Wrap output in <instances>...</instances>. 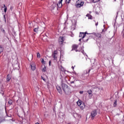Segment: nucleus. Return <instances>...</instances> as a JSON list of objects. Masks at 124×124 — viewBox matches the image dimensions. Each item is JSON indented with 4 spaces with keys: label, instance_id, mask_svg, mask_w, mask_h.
I'll return each instance as SVG.
<instances>
[{
    "label": "nucleus",
    "instance_id": "36",
    "mask_svg": "<svg viewBox=\"0 0 124 124\" xmlns=\"http://www.w3.org/2000/svg\"><path fill=\"white\" fill-rule=\"evenodd\" d=\"M79 41H81V39H80L79 40Z\"/></svg>",
    "mask_w": 124,
    "mask_h": 124
},
{
    "label": "nucleus",
    "instance_id": "3",
    "mask_svg": "<svg viewBox=\"0 0 124 124\" xmlns=\"http://www.w3.org/2000/svg\"><path fill=\"white\" fill-rule=\"evenodd\" d=\"M62 89L63 91L65 92V93H67V92H68L69 89H68V86L67 85L64 84V83H62Z\"/></svg>",
    "mask_w": 124,
    "mask_h": 124
},
{
    "label": "nucleus",
    "instance_id": "1",
    "mask_svg": "<svg viewBox=\"0 0 124 124\" xmlns=\"http://www.w3.org/2000/svg\"><path fill=\"white\" fill-rule=\"evenodd\" d=\"M84 3L85 2L81 0H78L77 1V4H76V7L77 8H80V7H82L83 5H84Z\"/></svg>",
    "mask_w": 124,
    "mask_h": 124
},
{
    "label": "nucleus",
    "instance_id": "29",
    "mask_svg": "<svg viewBox=\"0 0 124 124\" xmlns=\"http://www.w3.org/2000/svg\"><path fill=\"white\" fill-rule=\"evenodd\" d=\"M42 79L44 80L45 81V78H44L43 77H42Z\"/></svg>",
    "mask_w": 124,
    "mask_h": 124
},
{
    "label": "nucleus",
    "instance_id": "12",
    "mask_svg": "<svg viewBox=\"0 0 124 124\" xmlns=\"http://www.w3.org/2000/svg\"><path fill=\"white\" fill-rule=\"evenodd\" d=\"M72 47H73L72 50H76V49L78 48V46L76 45H74Z\"/></svg>",
    "mask_w": 124,
    "mask_h": 124
},
{
    "label": "nucleus",
    "instance_id": "9",
    "mask_svg": "<svg viewBox=\"0 0 124 124\" xmlns=\"http://www.w3.org/2000/svg\"><path fill=\"white\" fill-rule=\"evenodd\" d=\"M56 88L58 93H59L60 94H62V88H61V87L58 86Z\"/></svg>",
    "mask_w": 124,
    "mask_h": 124
},
{
    "label": "nucleus",
    "instance_id": "34",
    "mask_svg": "<svg viewBox=\"0 0 124 124\" xmlns=\"http://www.w3.org/2000/svg\"><path fill=\"white\" fill-rule=\"evenodd\" d=\"M52 6H55V4L52 5Z\"/></svg>",
    "mask_w": 124,
    "mask_h": 124
},
{
    "label": "nucleus",
    "instance_id": "30",
    "mask_svg": "<svg viewBox=\"0 0 124 124\" xmlns=\"http://www.w3.org/2000/svg\"><path fill=\"white\" fill-rule=\"evenodd\" d=\"M74 81H71V84H74Z\"/></svg>",
    "mask_w": 124,
    "mask_h": 124
},
{
    "label": "nucleus",
    "instance_id": "28",
    "mask_svg": "<svg viewBox=\"0 0 124 124\" xmlns=\"http://www.w3.org/2000/svg\"><path fill=\"white\" fill-rule=\"evenodd\" d=\"M10 9H11V10H12V9H13V7L12 6H11V7H10Z\"/></svg>",
    "mask_w": 124,
    "mask_h": 124
},
{
    "label": "nucleus",
    "instance_id": "19",
    "mask_svg": "<svg viewBox=\"0 0 124 124\" xmlns=\"http://www.w3.org/2000/svg\"><path fill=\"white\" fill-rule=\"evenodd\" d=\"M34 31L35 32H37L38 31V27L34 29Z\"/></svg>",
    "mask_w": 124,
    "mask_h": 124
},
{
    "label": "nucleus",
    "instance_id": "31",
    "mask_svg": "<svg viewBox=\"0 0 124 124\" xmlns=\"http://www.w3.org/2000/svg\"><path fill=\"white\" fill-rule=\"evenodd\" d=\"M98 22H97L96 24H95V26H98Z\"/></svg>",
    "mask_w": 124,
    "mask_h": 124
},
{
    "label": "nucleus",
    "instance_id": "4",
    "mask_svg": "<svg viewBox=\"0 0 124 124\" xmlns=\"http://www.w3.org/2000/svg\"><path fill=\"white\" fill-rule=\"evenodd\" d=\"M97 114V112H96V110H93V111L91 112V119L92 120H93V118H94V117H95V116H96Z\"/></svg>",
    "mask_w": 124,
    "mask_h": 124
},
{
    "label": "nucleus",
    "instance_id": "13",
    "mask_svg": "<svg viewBox=\"0 0 124 124\" xmlns=\"http://www.w3.org/2000/svg\"><path fill=\"white\" fill-rule=\"evenodd\" d=\"M11 79V77H10V76H9V75H8L6 78L7 82H9V81H10Z\"/></svg>",
    "mask_w": 124,
    "mask_h": 124
},
{
    "label": "nucleus",
    "instance_id": "15",
    "mask_svg": "<svg viewBox=\"0 0 124 124\" xmlns=\"http://www.w3.org/2000/svg\"><path fill=\"white\" fill-rule=\"evenodd\" d=\"M3 6L4 7V11L5 12V13H6V11H7V7H6V6H5V5H3Z\"/></svg>",
    "mask_w": 124,
    "mask_h": 124
},
{
    "label": "nucleus",
    "instance_id": "26",
    "mask_svg": "<svg viewBox=\"0 0 124 124\" xmlns=\"http://www.w3.org/2000/svg\"><path fill=\"white\" fill-rule=\"evenodd\" d=\"M51 61H49V66H51Z\"/></svg>",
    "mask_w": 124,
    "mask_h": 124
},
{
    "label": "nucleus",
    "instance_id": "7",
    "mask_svg": "<svg viewBox=\"0 0 124 124\" xmlns=\"http://www.w3.org/2000/svg\"><path fill=\"white\" fill-rule=\"evenodd\" d=\"M57 55L58 51H57V50L54 51L53 54H52V56L54 58V60H56L57 59Z\"/></svg>",
    "mask_w": 124,
    "mask_h": 124
},
{
    "label": "nucleus",
    "instance_id": "32",
    "mask_svg": "<svg viewBox=\"0 0 124 124\" xmlns=\"http://www.w3.org/2000/svg\"><path fill=\"white\" fill-rule=\"evenodd\" d=\"M61 69H62V71H63V67H62Z\"/></svg>",
    "mask_w": 124,
    "mask_h": 124
},
{
    "label": "nucleus",
    "instance_id": "20",
    "mask_svg": "<svg viewBox=\"0 0 124 124\" xmlns=\"http://www.w3.org/2000/svg\"><path fill=\"white\" fill-rule=\"evenodd\" d=\"M113 106L114 107H116L117 106V100H115L113 104Z\"/></svg>",
    "mask_w": 124,
    "mask_h": 124
},
{
    "label": "nucleus",
    "instance_id": "17",
    "mask_svg": "<svg viewBox=\"0 0 124 124\" xmlns=\"http://www.w3.org/2000/svg\"><path fill=\"white\" fill-rule=\"evenodd\" d=\"M46 70V66H44V67L43 68L42 70V71H43V72H45Z\"/></svg>",
    "mask_w": 124,
    "mask_h": 124
},
{
    "label": "nucleus",
    "instance_id": "22",
    "mask_svg": "<svg viewBox=\"0 0 124 124\" xmlns=\"http://www.w3.org/2000/svg\"><path fill=\"white\" fill-rule=\"evenodd\" d=\"M37 57L39 59H40V53L39 52L37 53Z\"/></svg>",
    "mask_w": 124,
    "mask_h": 124
},
{
    "label": "nucleus",
    "instance_id": "5",
    "mask_svg": "<svg viewBox=\"0 0 124 124\" xmlns=\"http://www.w3.org/2000/svg\"><path fill=\"white\" fill-rule=\"evenodd\" d=\"M31 70H34L35 69H36V66L35 65V63L34 62H32L31 63Z\"/></svg>",
    "mask_w": 124,
    "mask_h": 124
},
{
    "label": "nucleus",
    "instance_id": "14",
    "mask_svg": "<svg viewBox=\"0 0 124 124\" xmlns=\"http://www.w3.org/2000/svg\"><path fill=\"white\" fill-rule=\"evenodd\" d=\"M86 16H87V17H88V18L89 19H91L92 20V19H93V16H92V15H90V14H87V15H86Z\"/></svg>",
    "mask_w": 124,
    "mask_h": 124
},
{
    "label": "nucleus",
    "instance_id": "16",
    "mask_svg": "<svg viewBox=\"0 0 124 124\" xmlns=\"http://www.w3.org/2000/svg\"><path fill=\"white\" fill-rule=\"evenodd\" d=\"M41 62L43 64H45L46 63V62L44 61V59H41Z\"/></svg>",
    "mask_w": 124,
    "mask_h": 124
},
{
    "label": "nucleus",
    "instance_id": "35",
    "mask_svg": "<svg viewBox=\"0 0 124 124\" xmlns=\"http://www.w3.org/2000/svg\"><path fill=\"white\" fill-rule=\"evenodd\" d=\"M35 124H39L38 123H36Z\"/></svg>",
    "mask_w": 124,
    "mask_h": 124
},
{
    "label": "nucleus",
    "instance_id": "11",
    "mask_svg": "<svg viewBox=\"0 0 124 124\" xmlns=\"http://www.w3.org/2000/svg\"><path fill=\"white\" fill-rule=\"evenodd\" d=\"M86 36V33L84 32H80L79 34V37H81L82 39L85 38Z\"/></svg>",
    "mask_w": 124,
    "mask_h": 124
},
{
    "label": "nucleus",
    "instance_id": "23",
    "mask_svg": "<svg viewBox=\"0 0 124 124\" xmlns=\"http://www.w3.org/2000/svg\"><path fill=\"white\" fill-rule=\"evenodd\" d=\"M96 36H97V37L100 38V37H101V34H100L99 33H97L96 34Z\"/></svg>",
    "mask_w": 124,
    "mask_h": 124
},
{
    "label": "nucleus",
    "instance_id": "8",
    "mask_svg": "<svg viewBox=\"0 0 124 124\" xmlns=\"http://www.w3.org/2000/svg\"><path fill=\"white\" fill-rule=\"evenodd\" d=\"M62 0H60L59 2V3H57V6L58 7H59V8H61L62 6Z\"/></svg>",
    "mask_w": 124,
    "mask_h": 124
},
{
    "label": "nucleus",
    "instance_id": "21",
    "mask_svg": "<svg viewBox=\"0 0 124 124\" xmlns=\"http://www.w3.org/2000/svg\"><path fill=\"white\" fill-rule=\"evenodd\" d=\"M100 0H93V2L95 3V2H98Z\"/></svg>",
    "mask_w": 124,
    "mask_h": 124
},
{
    "label": "nucleus",
    "instance_id": "6",
    "mask_svg": "<svg viewBox=\"0 0 124 124\" xmlns=\"http://www.w3.org/2000/svg\"><path fill=\"white\" fill-rule=\"evenodd\" d=\"M87 93L89 94V97L90 98H92V97H93V91H92V90H88Z\"/></svg>",
    "mask_w": 124,
    "mask_h": 124
},
{
    "label": "nucleus",
    "instance_id": "18",
    "mask_svg": "<svg viewBox=\"0 0 124 124\" xmlns=\"http://www.w3.org/2000/svg\"><path fill=\"white\" fill-rule=\"evenodd\" d=\"M3 51V47H1V46H0V54H1V52Z\"/></svg>",
    "mask_w": 124,
    "mask_h": 124
},
{
    "label": "nucleus",
    "instance_id": "2",
    "mask_svg": "<svg viewBox=\"0 0 124 124\" xmlns=\"http://www.w3.org/2000/svg\"><path fill=\"white\" fill-rule=\"evenodd\" d=\"M77 104L78 106H79L80 108L83 110V109H85V107H86V106L85 105V103L83 102H82V101L78 100L77 102Z\"/></svg>",
    "mask_w": 124,
    "mask_h": 124
},
{
    "label": "nucleus",
    "instance_id": "37",
    "mask_svg": "<svg viewBox=\"0 0 124 124\" xmlns=\"http://www.w3.org/2000/svg\"><path fill=\"white\" fill-rule=\"evenodd\" d=\"M2 7H4V6H3H3H2Z\"/></svg>",
    "mask_w": 124,
    "mask_h": 124
},
{
    "label": "nucleus",
    "instance_id": "25",
    "mask_svg": "<svg viewBox=\"0 0 124 124\" xmlns=\"http://www.w3.org/2000/svg\"><path fill=\"white\" fill-rule=\"evenodd\" d=\"M71 0H66V3H70Z\"/></svg>",
    "mask_w": 124,
    "mask_h": 124
},
{
    "label": "nucleus",
    "instance_id": "33",
    "mask_svg": "<svg viewBox=\"0 0 124 124\" xmlns=\"http://www.w3.org/2000/svg\"><path fill=\"white\" fill-rule=\"evenodd\" d=\"M72 69H74V67L72 66Z\"/></svg>",
    "mask_w": 124,
    "mask_h": 124
},
{
    "label": "nucleus",
    "instance_id": "27",
    "mask_svg": "<svg viewBox=\"0 0 124 124\" xmlns=\"http://www.w3.org/2000/svg\"><path fill=\"white\" fill-rule=\"evenodd\" d=\"M83 91H80L79 92V93H80L81 94H82V93H83Z\"/></svg>",
    "mask_w": 124,
    "mask_h": 124
},
{
    "label": "nucleus",
    "instance_id": "24",
    "mask_svg": "<svg viewBox=\"0 0 124 124\" xmlns=\"http://www.w3.org/2000/svg\"><path fill=\"white\" fill-rule=\"evenodd\" d=\"M8 103H9V104H10V105H11V104H12V103H13L12 100H10L9 101V102H8Z\"/></svg>",
    "mask_w": 124,
    "mask_h": 124
},
{
    "label": "nucleus",
    "instance_id": "10",
    "mask_svg": "<svg viewBox=\"0 0 124 124\" xmlns=\"http://www.w3.org/2000/svg\"><path fill=\"white\" fill-rule=\"evenodd\" d=\"M59 44H60L61 45H62V42H63V37H60L59 38Z\"/></svg>",
    "mask_w": 124,
    "mask_h": 124
}]
</instances>
